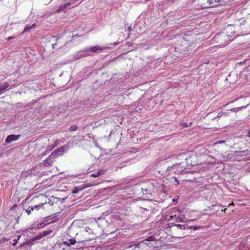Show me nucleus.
<instances>
[{"label":"nucleus","instance_id":"obj_1","mask_svg":"<svg viewBox=\"0 0 250 250\" xmlns=\"http://www.w3.org/2000/svg\"><path fill=\"white\" fill-rule=\"evenodd\" d=\"M53 205V202L47 196L39 194L33 196L24 209L28 215H30L31 212L34 211L44 213L51 210Z\"/></svg>","mask_w":250,"mask_h":250},{"label":"nucleus","instance_id":"obj_2","mask_svg":"<svg viewBox=\"0 0 250 250\" xmlns=\"http://www.w3.org/2000/svg\"><path fill=\"white\" fill-rule=\"evenodd\" d=\"M167 225H168V227L167 228V230L170 233L172 237L181 238L183 237L182 232L186 229L185 225H173L172 224L171 226H169V224H168Z\"/></svg>","mask_w":250,"mask_h":250},{"label":"nucleus","instance_id":"obj_3","mask_svg":"<svg viewBox=\"0 0 250 250\" xmlns=\"http://www.w3.org/2000/svg\"><path fill=\"white\" fill-rule=\"evenodd\" d=\"M110 47L109 46H102L98 45L90 46L85 49H84L85 50V54L86 56H92L94 54H97L100 53L103 50L106 49H109Z\"/></svg>","mask_w":250,"mask_h":250},{"label":"nucleus","instance_id":"obj_4","mask_svg":"<svg viewBox=\"0 0 250 250\" xmlns=\"http://www.w3.org/2000/svg\"><path fill=\"white\" fill-rule=\"evenodd\" d=\"M49 234V232L47 231H43L42 233L36 236L34 238L26 240L25 242H24L22 245H20V247H21L22 246L24 245H29L30 244H32L34 243L35 241L40 240L41 238H42L43 237L48 235Z\"/></svg>","mask_w":250,"mask_h":250},{"label":"nucleus","instance_id":"obj_5","mask_svg":"<svg viewBox=\"0 0 250 250\" xmlns=\"http://www.w3.org/2000/svg\"><path fill=\"white\" fill-rule=\"evenodd\" d=\"M64 150L62 147H58L50 154V158L56 159L58 157L62 155Z\"/></svg>","mask_w":250,"mask_h":250},{"label":"nucleus","instance_id":"obj_6","mask_svg":"<svg viewBox=\"0 0 250 250\" xmlns=\"http://www.w3.org/2000/svg\"><path fill=\"white\" fill-rule=\"evenodd\" d=\"M178 214H180V211L176 208H172L171 209L169 214L167 215L166 219L168 221H172L176 215L177 216L179 215Z\"/></svg>","mask_w":250,"mask_h":250},{"label":"nucleus","instance_id":"obj_7","mask_svg":"<svg viewBox=\"0 0 250 250\" xmlns=\"http://www.w3.org/2000/svg\"><path fill=\"white\" fill-rule=\"evenodd\" d=\"M20 135H17L12 134L8 135L5 139V143L7 144H9L13 141H17L20 138Z\"/></svg>","mask_w":250,"mask_h":250},{"label":"nucleus","instance_id":"obj_8","mask_svg":"<svg viewBox=\"0 0 250 250\" xmlns=\"http://www.w3.org/2000/svg\"><path fill=\"white\" fill-rule=\"evenodd\" d=\"M86 54H85V50L84 49H83L82 50H81L77 53H76L73 55V59L72 60L73 61H76L78 60L79 59L83 57H85Z\"/></svg>","mask_w":250,"mask_h":250},{"label":"nucleus","instance_id":"obj_9","mask_svg":"<svg viewBox=\"0 0 250 250\" xmlns=\"http://www.w3.org/2000/svg\"><path fill=\"white\" fill-rule=\"evenodd\" d=\"M249 150L247 149L246 150L241 151H237L236 152V156L237 157H243V159H246L247 157V155L248 153Z\"/></svg>","mask_w":250,"mask_h":250},{"label":"nucleus","instance_id":"obj_10","mask_svg":"<svg viewBox=\"0 0 250 250\" xmlns=\"http://www.w3.org/2000/svg\"><path fill=\"white\" fill-rule=\"evenodd\" d=\"M55 159L53 158H50V155L48 157L44 160V166L46 167L50 166L53 165Z\"/></svg>","mask_w":250,"mask_h":250},{"label":"nucleus","instance_id":"obj_11","mask_svg":"<svg viewBox=\"0 0 250 250\" xmlns=\"http://www.w3.org/2000/svg\"><path fill=\"white\" fill-rule=\"evenodd\" d=\"M105 170H104V169H101L100 170H99L97 173H93L91 175V177H94V178H96V177H98L102 175H103L105 173Z\"/></svg>","mask_w":250,"mask_h":250},{"label":"nucleus","instance_id":"obj_12","mask_svg":"<svg viewBox=\"0 0 250 250\" xmlns=\"http://www.w3.org/2000/svg\"><path fill=\"white\" fill-rule=\"evenodd\" d=\"M178 216H177L176 215V216L174 217L173 220H175L176 222H184V217L183 215L181 214V213L180 212V214H178Z\"/></svg>","mask_w":250,"mask_h":250},{"label":"nucleus","instance_id":"obj_13","mask_svg":"<svg viewBox=\"0 0 250 250\" xmlns=\"http://www.w3.org/2000/svg\"><path fill=\"white\" fill-rule=\"evenodd\" d=\"M249 105V104H247L245 106H241L240 107L232 108L230 110L232 112H237L239 111L240 110H242L243 109H245Z\"/></svg>","mask_w":250,"mask_h":250},{"label":"nucleus","instance_id":"obj_14","mask_svg":"<svg viewBox=\"0 0 250 250\" xmlns=\"http://www.w3.org/2000/svg\"><path fill=\"white\" fill-rule=\"evenodd\" d=\"M36 26V24L34 23L32 24V25L29 26V27H26L24 28L23 31L22 32L21 34H23L26 32L30 31L31 29L33 28H34Z\"/></svg>","mask_w":250,"mask_h":250},{"label":"nucleus","instance_id":"obj_15","mask_svg":"<svg viewBox=\"0 0 250 250\" xmlns=\"http://www.w3.org/2000/svg\"><path fill=\"white\" fill-rule=\"evenodd\" d=\"M83 188H79L77 187H74V189L72 190V193L73 194L77 193L79 192V191L83 190Z\"/></svg>","mask_w":250,"mask_h":250},{"label":"nucleus","instance_id":"obj_16","mask_svg":"<svg viewBox=\"0 0 250 250\" xmlns=\"http://www.w3.org/2000/svg\"><path fill=\"white\" fill-rule=\"evenodd\" d=\"M203 227L200 226H191L189 227V229H192L194 230H196L198 229H202Z\"/></svg>","mask_w":250,"mask_h":250},{"label":"nucleus","instance_id":"obj_17","mask_svg":"<svg viewBox=\"0 0 250 250\" xmlns=\"http://www.w3.org/2000/svg\"><path fill=\"white\" fill-rule=\"evenodd\" d=\"M69 3H68L67 4H65L64 5H61L60 6L59 8L58 9V11H61L63 9L65 8V7H66L68 5H69Z\"/></svg>","mask_w":250,"mask_h":250},{"label":"nucleus","instance_id":"obj_18","mask_svg":"<svg viewBox=\"0 0 250 250\" xmlns=\"http://www.w3.org/2000/svg\"><path fill=\"white\" fill-rule=\"evenodd\" d=\"M77 129H78V127L77 126L72 125L71 126H70L69 130L71 131H76L77 130Z\"/></svg>","mask_w":250,"mask_h":250},{"label":"nucleus","instance_id":"obj_19","mask_svg":"<svg viewBox=\"0 0 250 250\" xmlns=\"http://www.w3.org/2000/svg\"><path fill=\"white\" fill-rule=\"evenodd\" d=\"M191 124H192V123H191V122L189 123V125H188L186 123H183L181 125L183 127H187L188 126H190L191 125Z\"/></svg>","mask_w":250,"mask_h":250},{"label":"nucleus","instance_id":"obj_20","mask_svg":"<svg viewBox=\"0 0 250 250\" xmlns=\"http://www.w3.org/2000/svg\"><path fill=\"white\" fill-rule=\"evenodd\" d=\"M154 240V237L153 236H149L146 239H145L144 241H152Z\"/></svg>","mask_w":250,"mask_h":250},{"label":"nucleus","instance_id":"obj_21","mask_svg":"<svg viewBox=\"0 0 250 250\" xmlns=\"http://www.w3.org/2000/svg\"><path fill=\"white\" fill-rule=\"evenodd\" d=\"M21 235L19 236L17 239H14L13 240V243H12V245L15 246L17 243L18 241L19 240L20 238L21 237Z\"/></svg>","mask_w":250,"mask_h":250},{"label":"nucleus","instance_id":"obj_22","mask_svg":"<svg viewBox=\"0 0 250 250\" xmlns=\"http://www.w3.org/2000/svg\"><path fill=\"white\" fill-rule=\"evenodd\" d=\"M69 244L70 245H74L75 243H76V240L75 239H70L69 240Z\"/></svg>","mask_w":250,"mask_h":250},{"label":"nucleus","instance_id":"obj_23","mask_svg":"<svg viewBox=\"0 0 250 250\" xmlns=\"http://www.w3.org/2000/svg\"><path fill=\"white\" fill-rule=\"evenodd\" d=\"M54 148L53 146H50L47 147V150L49 151L52 150Z\"/></svg>","mask_w":250,"mask_h":250},{"label":"nucleus","instance_id":"obj_24","mask_svg":"<svg viewBox=\"0 0 250 250\" xmlns=\"http://www.w3.org/2000/svg\"><path fill=\"white\" fill-rule=\"evenodd\" d=\"M18 207V206L17 204H15L13 207H11L10 210H14Z\"/></svg>","mask_w":250,"mask_h":250},{"label":"nucleus","instance_id":"obj_25","mask_svg":"<svg viewBox=\"0 0 250 250\" xmlns=\"http://www.w3.org/2000/svg\"><path fill=\"white\" fill-rule=\"evenodd\" d=\"M64 244V245L66 246H70V245L69 244V243L68 242H67V241H64L63 242V243Z\"/></svg>","mask_w":250,"mask_h":250},{"label":"nucleus","instance_id":"obj_26","mask_svg":"<svg viewBox=\"0 0 250 250\" xmlns=\"http://www.w3.org/2000/svg\"><path fill=\"white\" fill-rule=\"evenodd\" d=\"M208 3L209 5H211V4H213V0H208Z\"/></svg>","mask_w":250,"mask_h":250},{"label":"nucleus","instance_id":"obj_27","mask_svg":"<svg viewBox=\"0 0 250 250\" xmlns=\"http://www.w3.org/2000/svg\"><path fill=\"white\" fill-rule=\"evenodd\" d=\"M247 61H250V58H249V59H245V60H244V62H240V63H241V62H247Z\"/></svg>","mask_w":250,"mask_h":250},{"label":"nucleus","instance_id":"obj_28","mask_svg":"<svg viewBox=\"0 0 250 250\" xmlns=\"http://www.w3.org/2000/svg\"><path fill=\"white\" fill-rule=\"evenodd\" d=\"M58 145H59V143H58V141H56V142H55V144H54V146H54V147H56L57 146H58Z\"/></svg>","mask_w":250,"mask_h":250},{"label":"nucleus","instance_id":"obj_29","mask_svg":"<svg viewBox=\"0 0 250 250\" xmlns=\"http://www.w3.org/2000/svg\"><path fill=\"white\" fill-rule=\"evenodd\" d=\"M14 37L10 36V37H8V38H7V40H8V41H9V40H11V39H14Z\"/></svg>","mask_w":250,"mask_h":250},{"label":"nucleus","instance_id":"obj_30","mask_svg":"<svg viewBox=\"0 0 250 250\" xmlns=\"http://www.w3.org/2000/svg\"><path fill=\"white\" fill-rule=\"evenodd\" d=\"M213 206H214V205H212L211 207H209L208 208V209H209V210H212V208Z\"/></svg>","mask_w":250,"mask_h":250},{"label":"nucleus","instance_id":"obj_31","mask_svg":"<svg viewBox=\"0 0 250 250\" xmlns=\"http://www.w3.org/2000/svg\"><path fill=\"white\" fill-rule=\"evenodd\" d=\"M118 43H119V42H114V43H113V44L114 46H116V45H117Z\"/></svg>","mask_w":250,"mask_h":250},{"label":"nucleus","instance_id":"obj_32","mask_svg":"<svg viewBox=\"0 0 250 250\" xmlns=\"http://www.w3.org/2000/svg\"><path fill=\"white\" fill-rule=\"evenodd\" d=\"M232 205H234V204L233 203V202H232L231 203L229 204L228 205V207H229L230 206H232Z\"/></svg>","mask_w":250,"mask_h":250},{"label":"nucleus","instance_id":"obj_33","mask_svg":"<svg viewBox=\"0 0 250 250\" xmlns=\"http://www.w3.org/2000/svg\"><path fill=\"white\" fill-rule=\"evenodd\" d=\"M226 210H227V208H225L224 209L222 210V211H223L225 213Z\"/></svg>","mask_w":250,"mask_h":250},{"label":"nucleus","instance_id":"obj_34","mask_svg":"<svg viewBox=\"0 0 250 250\" xmlns=\"http://www.w3.org/2000/svg\"><path fill=\"white\" fill-rule=\"evenodd\" d=\"M248 136L249 137H250V131H249L248 132Z\"/></svg>","mask_w":250,"mask_h":250},{"label":"nucleus","instance_id":"obj_35","mask_svg":"<svg viewBox=\"0 0 250 250\" xmlns=\"http://www.w3.org/2000/svg\"><path fill=\"white\" fill-rule=\"evenodd\" d=\"M174 179H175V181L176 182H177V183L178 184L179 182H178V180L177 179V178H175Z\"/></svg>","mask_w":250,"mask_h":250},{"label":"nucleus","instance_id":"obj_36","mask_svg":"<svg viewBox=\"0 0 250 250\" xmlns=\"http://www.w3.org/2000/svg\"><path fill=\"white\" fill-rule=\"evenodd\" d=\"M220 0H214V1H215V2H218V1H219Z\"/></svg>","mask_w":250,"mask_h":250},{"label":"nucleus","instance_id":"obj_37","mask_svg":"<svg viewBox=\"0 0 250 250\" xmlns=\"http://www.w3.org/2000/svg\"><path fill=\"white\" fill-rule=\"evenodd\" d=\"M191 164V165H196L195 163H194V164Z\"/></svg>","mask_w":250,"mask_h":250},{"label":"nucleus","instance_id":"obj_38","mask_svg":"<svg viewBox=\"0 0 250 250\" xmlns=\"http://www.w3.org/2000/svg\"><path fill=\"white\" fill-rule=\"evenodd\" d=\"M192 157H190L188 158V160H189L190 159V158H191Z\"/></svg>","mask_w":250,"mask_h":250},{"label":"nucleus","instance_id":"obj_39","mask_svg":"<svg viewBox=\"0 0 250 250\" xmlns=\"http://www.w3.org/2000/svg\"><path fill=\"white\" fill-rule=\"evenodd\" d=\"M223 37L225 38L226 37V36L225 35H223Z\"/></svg>","mask_w":250,"mask_h":250},{"label":"nucleus","instance_id":"obj_40","mask_svg":"<svg viewBox=\"0 0 250 250\" xmlns=\"http://www.w3.org/2000/svg\"><path fill=\"white\" fill-rule=\"evenodd\" d=\"M228 27H231V25H228Z\"/></svg>","mask_w":250,"mask_h":250},{"label":"nucleus","instance_id":"obj_41","mask_svg":"<svg viewBox=\"0 0 250 250\" xmlns=\"http://www.w3.org/2000/svg\"><path fill=\"white\" fill-rule=\"evenodd\" d=\"M219 206H222V205L221 204H219Z\"/></svg>","mask_w":250,"mask_h":250}]
</instances>
